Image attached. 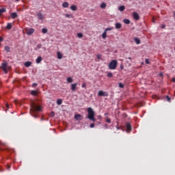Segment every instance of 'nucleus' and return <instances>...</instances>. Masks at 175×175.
Segmentation results:
<instances>
[{
  "mask_svg": "<svg viewBox=\"0 0 175 175\" xmlns=\"http://www.w3.org/2000/svg\"><path fill=\"white\" fill-rule=\"evenodd\" d=\"M39 111H42V106L32 103L31 105L30 114H31L34 118H38V113H39Z\"/></svg>",
  "mask_w": 175,
  "mask_h": 175,
  "instance_id": "nucleus-1",
  "label": "nucleus"
},
{
  "mask_svg": "<svg viewBox=\"0 0 175 175\" xmlns=\"http://www.w3.org/2000/svg\"><path fill=\"white\" fill-rule=\"evenodd\" d=\"M88 120L92 121L93 122H95V121H96V120L95 119V111H94V109H92V108H88Z\"/></svg>",
  "mask_w": 175,
  "mask_h": 175,
  "instance_id": "nucleus-2",
  "label": "nucleus"
},
{
  "mask_svg": "<svg viewBox=\"0 0 175 175\" xmlns=\"http://www.w3.org/2000/svg\"><path fill=\"white\" fill-rule=\"evenodd\" d=\"M118 64L117 60H112L109 64V69L114 70V69H116Z\"/></svg>",
  "mask_w": 175,
  "mask_h": 175,
  "instance_id": "nucleus-3",
  "label": "nucleus"
},
{
  "mask_svg": "<svg viewBox=\"0 0 175 175\" xmlns=\"http://www.w3.org/2000/svg\"><path fill=\"white\" fill-rule=\"evenodd\" d=\"M1 69H3V72L5 73H8V70L9 69V66L8 65V62H3L1 64Z\"/></svg>",
  "mask_w": 175,
  "mask_h": 175,
  "instance_id": "nucleus-4",
  "label": "nucleus"
},
{
  "mask_svg": "<svg viewBox=\"0 0 175 175\" xmlns=\"http://www.w3.org/2000/svg\"><path fill=\"white\" fill-rule=\"evenodd\" d=\"M98 95V96H109V93L107 92H103V90H100Z\"/></svg>",
  "mask_w": 175,
  "mask_h": 175,
  "instance_id": "nucleus-5",
  "label": "nucleus"
},
{
  "mask_svg": "<svg viewBox=\"0 0 175 175\" xmlns=\"http://www.w3.org/2000/svg\"><path fill=\"white\" fill-rule=\"evenodd\" d=\"M34 32H35V29L33 28L26 29L27 35H32Z\"/></svg>",
  "mask_w": 175,
  "mask_h": 175,
  "instance_id": "nucleus-6",
  "label": "nucleus"
},
{
  "mask_svg": "<svg viewBox=\"0 0 175 175\" xmlns=\"http://www.w3.org/2000/svg\"><path fill=\"white\" fill-rule=\"evenodd\" d=\"M83 116L81 114H75V119L76 121H81Z\"/></svg>",
  "mask_w": 175,
  "mask_h": 175,
  "instance_id": "nucleus-7",
  "label": "nucleus"
},
{
  "mask_svg": "<svg viewBox=\"0 0 175 175\" xmlns=\"http://www.w3.org/2000/svg\"><path fill=\"white\" fill-rule=\"evenodd\" d=\"M133 17L135 20H139L140 16H139V14L137 12H133Z\"/></svg>",
  "mask_w": 175,
  "mask_h": 175,
  "instance_id": "nucleus-8",
  "label": "nucleus"
},
{
  "mask_svg": "<svg viewBox=\"0 0 175 175\" xmlns=\"http://www.w3.org/2000/svg\"><path fill=\"white\" fill-rule=\"evenodd\" d=\"M36 16L39 20H43L44 18V16H43V14H42L40 12L38 13Z\"/></svg>",
  "mask_w": 175,
  "mask_h": 175,
  "instance_id": "nucleus-9",
  "label": "nucleus"
},
{
  "mask_svg": "<svg viewBox=\"0 0 175 175\" xmlns=\"http://www.w3.org/2000/svg\"><path fill=\"white\" fill-rule=\"evenodd\" d=\"M77 89V83H72L71 85L72 91H76Z\"/></svg>",
  "mask_w": 175,
  "mask_h": 175,
  "instance_id": "nucleus-10",
  "label": "nucleus"
},
{
  "mask_svg": "<svg viewBox=\"0 0 175 175\" xmlns=\"http://www.w3.org/2000/svg\"><path fill=\"white\" fill-rule=\"evenodd\" d=\"M107 38V31H104V32L102 34V38L105 40Z\"/></svg>",
  "mask_w": 175,
  "mask_h": 175,
  "instance_id": "nucleus-11",
  "label": "nucleus"
},
{
  "mask_svg": "<svg viewBox=\"0 0 175 175\" xmlns=\"http://www.w3.org/2000/svg\"><path fill=\"white\" fill-rule=\"evenodd\" d=\"M57 55L58 59H62L63 55H62V53H61V52L58 51L57 53Z\"/></svg>",
  "mask_w": 175,
  "mask_h": 175,
  "instance_id": "nucleus-12",
  "label": "nucleus"
},
{
  "mask_svg": "<svg viewBox=\"0 0 175 175\" xmlns=\"http://www.w3.org/2000/svg\"><path fill=\"white\" fill-rule=\"evenodd\" d=\"M42 59L43 58H42L41 56H39L36 60V64H40Z\"/></svg>",
  "mask_w": 175,
  "mask_h": 175,
  "instance_id": "nucleus-13",
  "label": "nucleus"
},
{
  "mask_svg": "<svg viewBox=\"0 0 175 175\" xmlns=\"http://www.w3.org/2000/svg\"><path fill=\"white\" fill-rule=\"evenodd\" d=\"M115 27H116V29H121V27H122V25H121V23H116Z\"/></svg>",
  "mask_w": 175,
  "mask_h": 175,
  "instance_id": "nucleus-14",
  "label": "nucleus"
},
{
  "mask_svg": "<svg viewBox=\"0 0 175 175\" xmlns=\"http://www.w3.org/2000/svg\"><path fill=\"white\" fill-rule=\"evenodd\" d=\"M31 65H32V62H26L25 63V66L26 68H29V66H31Z\"/></svg>",
  "mask_w": 175,
  "mask_h": 175,
  "instance_id": "nucleus-15",
  "label": "nucleus"
},
{
  "mask_svg": "<svg viewBox=\"0 0 175 175\" xmlns=\"http://www.w3.org/2000/svg\"><path fill=\"white\" fill-rule=\"evenodd\" d=\"M70 9L71 10H72L73 12H76V10H77V6L75 5H72L70 6Z\"/></svg>",
  "mask_w": 175,
  "mask_h": 175,
  "instance_id": "nucleus-16",
  "label": "nucleus"
},
{
  "mask_svg": "<svg viewBox=\"0 0 175 175\" xmlns=\"http://www.w3.org/2000/svg\"><path fill=\"white\" fill-rule=\"evenodd\" d=\"M18 15H17V14L16 12H12L11 14V18H16V17H18Z\"/></svg>",
  "mask_w": 175,
  "mask_h": 175,
  "instance_id": "nucleus-17",
  "label": "nucleus"
},
{
  "mask_svg": "<svg viewBox=\"0 0 175 175\" xmlns=\"http://www.w3.org/2000/svg\"><path fill=\"white\" fill-rule=\"evenodd\" d=\"M126 129H127V131H132V126H131V124L128 123V124H126Z\"/></svg>",
  "mask_w": 175,
  "mask_h": 175,
  "instance_id": "nucleus-18",
  "label": "nucleus"
},
{
  "mask_svg": "<svg viewBox=\"0 0 175 175\" xmlns=\"http://www.w3.org/2000/svg\"><path fill=\"white\" fill-rule=\"evenodd\" d=\"M62 6H63V8H69V3L66 1L62 3Z\"/></svg>",
  "mask_w": 175,
  "mask_h": 175,
  "instance_id": "nucleus-19",
  "label": "nucleus"
},
{
  "mask_svg": "<svg viewBox=\"0 0 175 175\" xmlns=\"http://www.w3.org/2000/svg\"><path fill=\"white\" fill-rule=\"evenodd\" d=\"M65 17H66L67 18H73V15L69 14H66Z\"/></svg>",
  "mask_w": 175,
  "mask_h": 175,
  "instance_id": "nucleus-20",
  "label": "nucleus"
},
{
  "mask_svg": "<svg viewBox=\"0 0 175 175\" xmlns=\"http://www.w3.org/2000/svg\"><path fill=\"white\" fill-rule=\"evenodd\" d=\"M118 10L120 12H124V10H125V7L124 5H121L119 7Z\"/></svg>",
  "mask_w": 175,
  "mask_h": 175,
  "instance_id": "nucleus-21",
  "label": "nucleus"
},
{
  "mask_svg": "<svg viewBox=\"0 0 175 175\" xmlns=\"http://www.w3.org/2000/svg\"><path fill=\"white\" fill-rule=\"evenodd\" d=\"M4 49L7 53H10V47H9L8 46H5Z\"/></svg>",
  "mask_w": 175,
  "mask_h": 175,
  "instance_id": "nucleus-22",
  "label": "nucleus"
},
{
  "mask_svg": "<svg viewBox=\"0 0 175 175\" xmlns=\"http://www.w3.org/2000/svg\"><path fill=\"white\" fill-rule=\"evenodd\" d=\"M31 95H33L34 96H36L38 95V92L36 90H32L31 92Z\"/></svg>",
  "mask_w": 175,
  "mask_h": 175,
  "instance_id": "nucleus-23",
  "label": "nucleus"
},
{
  "mask_svg": "<svg viewBox=\"0 0 175 175\" xmlns=\"http://www.w3.org/2000/svg\"><path fill=\"white\" fill-rule=\"evenodd\" d=\"M5 12H6V9L5 8L0 9V16H2V14L5 13Z\"/></svg>",
  "mask_w": 175,
  "mask_h": 175,
  "instance_id": "nucleus-24",
  "label": "nucleus"
},
{
  "mask_svg": "<svg viewBox=\"0 0 175 175\" xmlns=\"http://www.w3.org/2000/svg\"><path fill=\"white\" fill-rule=\"evenodd\" d=\"M134 40L137 44H140V39L135 38Z\"/></svg>",
  "mask_w": 175,
  "mask_h": 175,
  "instance_id": "nucleus-25",
  "label": "nucleus"
},
{
  "mask_svg": "<svg viewBox=\"0 0 175 175\" xmlns=\"http://www.w3.org/2000/svg\"><path fill=\"white\" fill-rule=\"evenodd\" d=\"M67 82L68 83H73V79H72V77H68Z\"/></svg>",
  "mask_w": 175,
  "mask_h": 175,
  "instance_id": "nucleus-26",
  "label": "nucleus"
},
{
  "mask_svg": "<svg viewBox=\"0 0 175 175\" xmlns=\"http://www.w3.org/2000/svg\"><path fill=\"white\" fill-rule=\"evenodd\" d=\"M100 8H101V9H105L106 8V3H102L100 4Z\"/></svg>",
  "mask_w": 175,
  "mask_h": 175,
  "instance_id": "nucleus-27",
  "label": "nucleus"
},
{
  "mask_svg": "<svg viewBox=\"0 0 175 175\" xmlns=\"http://www.w3.org/2000/svg\"><path fill=\"white\" fill-rule=\"evenodd\" d=\"M12 27V23H8L7 26H6V29H10Z\"/></svg>",
  "mask_w": 175,
  "mask_h": 175,
  "instance_id": "nucleus-28",
  "label": "nucleus"
},
{
  "mask_svg": "<svg viewBox=\"0 0 175 175\" xmlns=\"http://www.w3.org/2000/svg\"><path fill=\"white\" fill-rule=\"evenodd\" d=\"M42 33H47V32H49V30L46 28H43L42 29Z\"/></svg>",
  "mask_w": 175,
  "mask_h": 175,
  "instance_id": "nucleus-29",
  "label": "nucleus"
},
{
  "mask_svg": "<svg viewBox=\"0 0 175 175\" xmlns=\"http://www.w3.org/2000/svg\"><path fill=\"white\" fill-rule=\"evenodd\" d=\"M124 24H131V21L129 19H124Z\"/></svg>",
  "mask_w": 175,
  "mask_h": 175,
  "instance_id": "nucleus-30",
  "label": "nucleus"
},
{
  "mask_svg": "<svg viewBox=\"0 0 175 175\" xmlns=\"http://www.w3.org/2000/svg\"><path fill=\"white\" fill-rule=\"evenodd\" d=\"M77 36H78V38H79V39H81V38H83V35L82 33H78L77 34Z\"/></svg>",
  "mask_w": 175,
  "mask_h": 175,
  "instance_id": "nucleus-31",
  "label": "nucleus"
},
{
  "mask_svg": "<svg viewBox=\"0 0 175 175\" xmlns=\"http://www.w3.org/2000/svg\"><path fill=\"white\" fill-rule=\"evenodd\" d=\"M113 29H114V27H108L105 29V31L107 32V31H113Z\"/></svg>",
  "mask_w": 175,
  "mask_h": 175,
  "instance_id": "nucleus-32",
  "label": "nucleus"
},
{
  "mask_svg": "<svg viewBox=\"0 0 175 175\" xmlns=\"http://www.w3.org/2000/svg\"><path fill=\"white\" fill-rule=\"evenodd\" d=\"M57 105H62V99H57Z\"/></svg>",
  "mask_w": 175,
  "mask_h": 175,
  "instance_id": "nucleus-33",
  "label": "nucleus"
},
{
  "mask_svg": "<svg viewBox=\"0 0 175 175\" xmlns=\"http://www.w3.org/2000/svg\"><path fill=\"white\" fill-rule=\"evenodd\" d=\"M107 77H109V78L113 77V73L109 72V73L107 74Z\"/></svg>",
  "mask_w": 175,
  "mask_h": 175,
  "instance_id": "nucleus-34",
  "label": "nucleus"
},
{
  "mask_svg": "<svg viewBox=\"0 0 175 175\" xmlns=\"http://www.w3.org/2000/svg\"><path fill=\"white\" fill-rule=\"evenodd\" d=\"M97 59H102V55H100V54H98V55H97Z\"/></svg>",
  "mask_w": 175,
  "mask_h": 175,
  "instance_id": "nucleus-35",
  "label": "nucleus"
},
{
  "mask_svg": "<svg viewBox=\"0 0 175 175\" xmlns=\"http://www.w3.org/2000/svg\"><path fill=\"white\" fill-rule=\"evenodd\" d=\"M106 122H107L108 124H110V122H111V120H110V118H107Z\"/></svg>",
  "mask_w": 175,
  "mask_h": 175,
  "instance_id": "nucleus-36",
  "label": "nucleus"
},
{
  "mask_svg": "<svg viewBox=\"0 0 175 175\" xmlns=\"http://www.w3.org/2000/svg\"><path fill=\"white\" fill-rule=\"evenodd\" d=\"M166 99H167V102H170V100H171V98L169 96H166Z\"/></svg>",
  "mask_w": 175,
  "mask_h": 175,
  "instance_id": "nucleus-37",
  "label": "nucleus"
},
{
  "mask_svg": "<svg viewBox=\"0 0 175 175\" xmlns=\"http://www.w3.org/2000/svg\"><path fill=\"white\" fill-rule=\"evenodd\" d=\"M104 128H105V129H109V124H105L104 125Z\"/></svg>",
  "mask_w": 175,
  "mask_h": 175,
  "instance_id": "nucleus-38",
  "label": "nucleus"
},
{
  "mask_svg": "<svg viewBox=\"0 0 175 175\" xmlns=\"http://www.w3.org/2000/svg\"><path fill=\"white\" fill-rule=\"evenodd\" d=\"M145 62L146 64H150V59H146Z\"/></svg>",
  "mask_w": 175,
  "mask_h": 175,
  "instance_id": "nucleus-39",
  "label": "nucleus"
},
{
  "mask_svg": "<svg viewBox=\"0 0 175 175\" xmlns=\"http://www.w3.org/2000/svg\"><path fill=\"white\" fill-rule=\"evenodd\" d=\"M81 87H82V88H85L87 87V84L83 83Z\"/></svg>",
  "mask_w": 175,
  "mask_h": 175,
  "instance_id": "nucleus-40",
  "label": "nucleus"
},
{
  "mask_svg": "<svg viewBox=\"0 0 175 175\" xmlns=\"http://www.w3.org/2000/svg\"><path fill=\"white\" fill-rule=\"evenodd\" d=\"M119 87H120V88H124V85L121 83H119Z\"/></svg>",
  "mask_w": 175,
  "mask_h": 175,
  "instance_id": "nucleus-41",
  "label": "nucleus"
},
{
  "mask_svg": "<svg viewBox=\"0 0 175 175\" xmlns=\"http://www.w3.org/2000/svg\"><path fill=\"white\" fill-rule=\"evenodd\" d=\"M94 127H95V124L92 123V124H90V128H94Z\"/></svg>",
  "mask_w": 175,
  "mask_h": 175,
  "instance_id": "nucleus-42",
  "label": "nucleus"
},
{
  "mask_svg": "<svg viewBox=\"0 0 175 175\" xmlns=\"http://www.w3.org/2000/svg\"><path fill=\"white\" fill-rule=\"evenodd\" d=\"M37 85H38V83H33L32 84V87H37Z\"/></svg>",
  "mask_w": 175,
  "mask_h": 175,
  "instance_id": "nucleus-43",
  "label": "nucleus"
},
{
  "mask_svg": "<svg viewBox=\"0 0 175 175\" xmlns=\"http://www.w3.org/2000/svg\"><path fill=\"white\" fill-rule=\"evenodd\" d=\"M42 48V44H38V49H41Z\"/></svg>",
  "mask_w": 175,
  "mask_h": 175,
  "instance_id": "nucleus-44",
  "label": "nucleus"
},
{
  "mask_svg": "<svg viewBox=\"0 0 175 175\" xmlns=\"http://www.w3.org/2000/svg\"><path fill=\"white\" fill-rule=\"evenodd\" d=\"M3 38L2 37H0V42H3Z\"/></svg>",
  "mask_w": 175,
  "mask_h": 175,
  "instance_id": "nucleus-45",
  "label": "nucleus"
},
{
  "mask_svg": "<svg viewBox=\"0 0 175 175\" xmlns=\"http://www.w3.org/2000/svg\"><path fill=\"white\" fill-rule=\"evenodd\" d=\"M152 23H154V24H155V19H154V18L152 19Z\"/></svg>",
  "mask_w": 175,
  "mask_h": 175,
  "instance_id": "nucleus-46",
  "label": "nucleus"
},
{
  "mask_svg": "<svg viewBox=\"0 0 175 175\" xmlns=\"http://www.w3.org/2000/svg\"><path fill=\"white\" fill-rule=\"evenodd\" d=\"M6 107H7V109H9V105L8 104H6Z\"/></svg>",
  "mask_w": 175,
  "mask_h": 175,
  "instance_id": "nucleus-47",
  "label": "nucleus"
},
{
  "mask_svg": "<svg viewBox=\"0 0 175 175\" xmlns=\"http://www.w3.org/2000/svg\"><path fill=\"white\" fill-rule=\"evenodd\" d=\"M172 81H173V83H175V79L174 78L172 79Z\"/></svg>",
  "mask_w": 175,
  "mask_h": 175,
  "instance_id": "nucleus-48",
  "label": "nucleus"
},
{
  "mask_svg": "<svg viewBox=\"0 0 175 175\" xmlns=\"http://www.w3.org/2000/svg\"><path fill=\"white\" fill-rule=\"evenodd\" d=\"M105 116H109V113H105Z\"/></svg>",
  "mask_w": 175,
  "mask_h": 175,
  "instance_id": "nucleus-49",
  "label": "nucleus"
},
{
  "mask_svg": "<svg viewBox=\"0 0 175 175\" xmlns=\"http://www.w3.org/2000/svg\"><path fill=\"white\" fill-rule=\"evenodd\" d=\"M128 59H130V60H131V59H132V57H128Z\"/></svg>",
  "mask_w": 175,
  "mask_h": 175,
  "instance_id": "nucleus-50",
  "label": "nucleus"
},
{
  "mask_svg": "<svg viewBox=\"0 0 175 175\" xmlns=\"http://www.w3.org/2000/svg\"><path fill=\"white\" fill-rule=\"evenodd\" d=\"M161 28H165V25H162V26H161Z\"/></svg>",
  "mask_w": 175,
  "mask_h": 175,
  "instance_id": "nucleus-51",
  "label": "nucleus"
},
{
  "mask_svg": "<svg viewBox=\"0 0 175 175\" xmlns=\"http://www.w3.org/2000/svg\"><path fill=\"white\" fill-rule=\"evenodd\" d=\"M15 1H16V2H19L20 0H15Z\"/></svg>",
  "mask_w": 175,
  "mask_h": 175,
  "instance_id": "nucleus-52",
  "label": "nucleus"
},
{
  "mask_svg": "<svg viewBox=\"0 0 175 175\" xmlns=\"http://www.w3.org/2000/svg\"><path fill=\"white\" fill-rule=\"evenodd\" d=\"M117 129H120V127H117Z\"/></svg>",
  "mask_w": 175,
  "mask_h": 175,
  "instance_id": "nucleus-53",
  "label": "nucleus"
},
{
  "mask_svg": "<svg viewBox=\"0 0 175 175\" xmlns=\"http://www.w3.org/2000/svg\"><path fill=\"white\" fill-rule=\"evenodd\" d=\"M53 116H54V113H52Z\"/></svg>",
  "mask_w": 175,
  "mask_h": 175,
  "instance_id": "nucleus-54",
  "label": "nucleus"
},
{
  "mask_svg": "<svg viewBox=\"0 0 175 175\" xmlns=\"http://www.w3.org/2000/svg\"><path fill=\"white\" fill-rule=\"evenodd\" d=\"M121 69H122V66H121Z\"/></svg>",
  "mask_w": 175,
  "mask_h": 175,
  "instance_id": "nucleus-55",
  "label": "nucleus"
}]
</instances>
